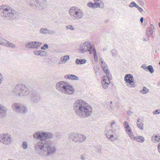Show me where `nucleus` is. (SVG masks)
<instances>
[{
    "mask_svg": "<svg viewBox=\"0 0 160 160\" xmlns=\"http://www.w3.org/2000/svg\"><path fill=\"white\" fill-rule=\"evenodd\" d=\"M7 111V108L1 104H0V117H5L6 115Z\"/></svg>",
    "mask_w": 160,
    "mask_h": 160,
    "instance_id": "18",
    "label": "nucleus"
},
{
    "mask_svg": "<svg viewBox=\"0 0 160 160\" xmlns=\"http://www.w3.org/2000/svg\"><path fill=\"white\" fill-rule=\"evenodd\" d=\"M87 6L89 7L92 8H98L96 5L94 4V3H93L92 2H89L87 4Z\"/></svg>",
    "mask_w": 160,
    "mask_h": 160,
    "instance_id": "29",
    "label": "nucleus"
},
{
    "mask_svg": "<svg viewBox=\"0 0 160 160\" xmlns=\"http://www.w3.org/2000/svg\"><path fill=\"white\" fill-rule=\"evenodd\" d=\"M100 64L103 71L106 73V75L111 74L109 71L108 68L107 64L103 61V60L101 58L100 59Z\"/></svg>",
    "mask_w": 160,
    "mask_h": 160,
    "instance_id": "16",
    "label": "nucleus"
},
{
    "mask_svg": "<svg viewBox=\"0 0 160 160\" xmlns=\"http://www.w3.org/2000/svg\"><path fill=\"white\" fill-rule=\"evenodd\" d=\"M135 4L136 3L134 2H132L130 4L129 6L131 8L133 7H134L135 5Z\"/></svg>",
    "mask_w": 160,
    "mask_h": 160,
    "instance_id": "46",
    "label": "nucleus"
},
{
    "mask_svg": "<svg viewBox=\"0 0 160 160\" xmlns=\"http://www.w3.org/2000/svg\"><path fill=\"white\" fill-rule=\"evenodd\" d=\"M124 80L127 83V86L130 85L131 88H134L136 85L135 84H133L132 83L134 82V79L133 76L130 74H127L125 75L124 77Z\"/></svg>",
    "mask_w": 160,
    "mask_h": 160,
    "instance_id": "13",
    "label": "nucleus"
},
{
    "mask_svg": "<svg viewBox=\"0 0 160 160\" xmlns=\"http://www.w3.org/2000/svg\"><path fill=\"white\" fill-rule=\"evenodd\" d=\"M152 141L154 142H160V136L158 135L154 134L152 137Z\"/></svg>",
    "mask_w": 160,
    "mask_h": 160,
    "instance_id": "22",
    "label": "nucleus"
},
{
    "mask_svg": "<svg viewBox=\"0 0 160 160\" xmlns=\"http://www.w3.org/2000/svg\"><path fill=\"white\" fill-rule=\"evenodd\" d=\"M12 142V137L9 134L5 133L0 134V142L5 145H9Z\"/></svg>",
    "mask_w": 160,
    "mask_h": 160,
    "instance_id": "10",
    "label": "nucleus"
},
{
    "mask_svg": "<svg viewBox=\"0 0 160 160\" xmlns=\"http://www.w3.org/2000/svg\"><path fill=\"white\" fill-rule=\"evenodd\" d=\"M94 2V4L96 5L98 7L100 6V3H101V0H93Z\"/></svg>",
    "mask_w": 160,
    "mask_h": 160,
    "instance_id": "35",
    "label": "nucleus"
},
{
    "mask_svg": "<svg viewBox=\"0 0 160 160\" xmlns=\"http://www.w3.org/2000/svg\"><path fill=\"white\" fill-rule=\"evenodd\" d=\"M143 17H142L140 19V21L141 23L143 21Z\"/></svg>",
    "mask_w": 160,
    "mask_h": 160,
    "instance_id": "56",
    "label": "nucleus"
},
{
    "mask_svg": "<svg viewBox=\"0 0 160 160\" xmlns=\"http://www.w3.org/2000/svg\"><path fill=\"white\" fill-rule=\"evenodd\" d=\"M138 9L140 12H142L143 11V9L140 7H139V8H138Z\"/></svg>",
    "mask_w": 160,
    "mask_h": 160,
    "instance_id": "53",
    "label": "nucleus"
},
{
    "mask_svg": "<svg viewBox=\"0 0 160 160\" xmlns=\"http://www.w3.org/2000/svg\"><path fill=\"white\" fill-rule=\"evenodd\" d=\"M153 113L154 114H157L160 113V110H155L153 111Z\"/></svg>",
    "mask_w": 160,
    "mask_h": 160,
    "instance_id": "44",
    "label": "nucleus"
},
{
    "mask_svg": "<svg viewBox=\"0 0 160 160\" xmlns=\"http://www.w3.org/2000/svg\"><path fill=\"white\" fill-rule=\"evenodd\" d=\"M102 6H102L101 7H102V8H103V3H102Z\"/></svg>",
    "mask_w": 160,
    "mask_h": 160,
    "instance_id": "63",
    "label": "nucleus"
},
{
    "mask_svg": "<svg viewBox=\"0 0 160 160\" xmlns=\"http://www.w3.org/2000/svg\"><path fill=\"white\" fill-rule=\"evenodd\" d=\"M43 132H40L39 131H37L34 132L33 135V136L34 138L38 140L35 142L34 144L36 142L38 141L44 140V136L43 135Z\"/></svg>",
    "mask_w": 160,
    "mask_h": 160,
    "instance_id": "17",
    "label": "nucleus"
},
{
    "mask_svg": "<svg viewBox=\"0 0 160 160\" xmlns=\"http://www.w3.org/2000/svg\"><path fill=\"white\" fill-rule=\"evenodd\" d=\"M94 60L96 62H97L98 61V57L97 54V53H94Z\"/></svg>",
    "mask_w": 160,
    "mask_h": 160,
    "instance_id": "45",
    "label": "nucleus"
},
{
    "mask_svg": "<svg viewBox=\"0 0 160 160\" xmlns=\"http://www.w3.org/2000/svg\"><path fill=\"white\" fill-rule=\"evenodd\" d=\"M3 80V78L2 75L0 73V84L2 82V81Z\"/></svg>",
    "mask_w": 160,
    "mask_h": 160,
    "instance_id": "51",
    "label": "nucleus"
},
{
    "mask_svg": "<svg viewBox=\"0 0 160 160\" xmlns=\"http://www.w3.org/2000/svg\"><path fill=\"white\" fill-rule=\"evenodd\" d=\"M159 65H160V62L159 63Z\"/></svg>",
    "mask_w": 160,
    "mask_h": 160,
    "instance_id": "64",
    "label": "nucleus"
},
{
    "mask_svg": "<svg viewBox=\"0 0 160 160\" xmlns=\"http://www.w3.org/2000/svg\"><path fill=\"white\" fill-rule=\"evenodd\" d=\"M102 77V86L103 89H106L107 88L108 85L110 83V80L112 79L111 74H108Z\"/></svg>",
    "mask_w": 160,
    "mask_h": 160,
    "instance_id": "12",
    "label": "nucleus"
},
{
    "mask_svg": "<svg viewBox=\"0 0 160 160\" xmlns=\"http://www.w3.org/2000/svg\"><path fill=\"white\" fill-rule=\"evenodd\" d=\"M73 110L79 117L85 118L90 116L92 114V108L85 101L81 100L76 101L73 105Z\"/></svg>",
    "mask_w": 160,
    "mask_h": 160,
    "instance_id": "2",
    "label": "nucleus"
},
{
    "mask_svg": "<svg viewBox=\"0 0 160 160\" xmlns=\"http://www.w3.org/2000/svg\"><path fill=\"white\" fill-rule=\"evenodd\" d=\"M146 35L148 37L152 36L153 33L152 30H150V28H148L146 30Z\"/></svg>",
    "mask_w": 160,
    "mask_h": 160,
    "instance_id": "28",
    "label": "nucleus"
},
{
    "mask_svg": "<svg viewBox=\"0 0 160 160\" xmlns=\"http://www.w3.org/2000/svg\"><path fill=\"white\" fill-rule=\"evenodd\" d=\"M40 52H43L42 51L39 50V51H35L33 52V53L36 55H40Z\"/></svg>",
    "mask_w": 160,
    "mask_h": 160,
    "instance_id": "41",
    "label": "nucleus"
},
{
    "mask_svg": "<svg viewBox=\"0 0 160 160\" xmlns=\"http://www.w3.org/2000/svg\"><path fill=\"white\" fill-rule=\"evenodd\" d=\"M56 87L58 91L64 94L71 95L75 92L74 88L66 82H58L56 84Z\"/></svg>",
    "mask_w": 160,
    "mask_h": 160,
    "instance_id": "4",
    "label": "nucleus"
},
{
    "mask_svg": "<svg viewBox=\"0 0 160 160\" xmlns=\"http://www.w3.org/2000/svg\"><path fill=\"white\" fill-rule=\"evenodd\" d=\"M147 68L148 71H149L151 73H152L154 72V70L152 66L149 65L147 67Z\"/></svg>",
    "mask_w": 160,
    "mask_h": 160,
    "instance_id": "33",
    "label": "nucleus"
},
{
    "mask_svg": "<svg viewBox=\"0 0 160 160\" xmlns=\"http://www.w3.org/2000/svg\"><path fill=\"white\" fill-rule=\"evenodd\" d=\"M13 110L17 113L25 114L28 112V109L25 105L18 102H15L12 105Z\"/></svg>",
    "mask_w": 160,
    "mask_h": 160,
    "instance_id": "9",
    "label": "nucleus"
},
{
    "mask_svg": "<svg viewBox=\"0 0 160 160\" xmlns=\"http://www.w3.org/2000/svg\"><path fill=\"white\" fill-rule=\"evenodd\" d=\"M149 90L148 88L145 87H144L140 91V92L143 94H146L149 92Z\"/></svg>",
    "mask_w": 160,
    "mask_h": 160,
    "instance_id": "30",
    "label": "nucleus"
},
{
    "mask_svg": "<svg viewBox=\"0 0 160 160\" xmlns=\"http://www.w3.org/2000/svg\"><path fill=\"white\" fill-rule=\"evenodd\" d=\"M136 138H137L134 140L138 142L142 143L145 141L144 138L143 136H138Z\"/></svg>",
    "mask_w": 160,
    "mask_h": 160,
    "instance_id": "26",
    "label": "nucleus"
},
{
    "mask_svg": "<svg viewBox=\"0 0 160 160\" xmlns=\"http://www.w3.org/2000/svg\"><path fill=\"white\" fill-rule=\"evenodd\" d=\"M56 31L54 30H52L48 29V33L50 34H56Z\"/></svg>",
    "mask_w": 160,
    "mask_h": 160,
    "instance_id": "40",
    "label": "nucleus"
},
{
    "mask_svg": "<svg viewBox=\"0 0 160 160\" xmlns=\"http://www.w3.org/2000/svg\"><path fill=\"white\" fill-rule=\"evenodd\" d=\"M42 44V43L38 42H27L25 44L26 48L28 49L37 48Z\"/></svg>",
    "mask_w": 160,
    "mask_h": 160,
    "instance_id": "15",
    "label": "nucleus"
},
{
    "mask_svg": "<svg viewBox=\"0 0 160 160\" xmlns=\"http://www.w3.org/2000/svg\"><path fill=\"white\" fill-rule=\"evenodd\" d=\"M110 129L106 131V136L107 138L110 141H112L118 138L116 137V128L117 127L116 122L115 120H112L110 122L109 125Z\"/></svg>",
    "mask_w": 160,
    "mask_h": 160,
    "instance_id": "6",
    "label": "nucleus"
},
{
    "mask_svg": "<svg viewBox=\"0 0 160 160\" xmlns=\"http://www.w3.org/2000/svg\"><path fill=\"white\" fill-rule=\"evenodd\" d=\"M92 51V52H93V54L97 53V52L95 49L94 48H93V47H92V49H91Z\"/></svg>",
    "mask_w": 160,
    "mask_h": 160,
    "instance_id": "50",
    "label": "nucleus"
},
{
    "mask_svg": "<svg viewBox=\"0 0 160 160\" xmlns=\"http://www.w3.org/2000/svg\"><path fill=\"white\" fill-rule=\"evenodd\" d=\"M21 146L23 149H26L28 148L27 142H23Z\"/></svg>",
    "mask_w": 160,
    "mask_h": 160,
    "instance_id": "34",
    "label": "nucleus"
},
{
    "mask_svg": "<svg viewBox=\"0 0 160 160\" xmlns=\"http://www.w3.org/2000/svg\"><path fill=\"white\" fill-rule=\"evenodd\" d=\"M125 129V130H126V132L127 133H128V132H131V128H128L127 129Z\"/></svg>",
    "mask_w": 160,
    "mask_h": 160,
    "instance_id": "52",
    "label": "nucleus"
},
{
    "mask_svg": "<svg viewBox=\"0 0 160 160\" xmlns=\"http://www.w3.org/2000/svg\"><path fill=\"white\" fill-rule=\"evenodd\" d=\"M111 52H112L113 56H116L117 53L116 50L115 49H113L111 51Z\"/></svg>",
    "mask_w": 160,
    "mask_h": 160,
    "instance_id": "42",
    "label": "nucleus"
},
{
    "mask_svg": "<svg viewBox=\"0 0 160 160\" xmlns=\"http://www.w3.org/2000/svg\"><path fill=\"white\" fill-rule=\"evenodd\" d=\"M6 42H7L6 40L0 38V45H4Z\"/></svg>",
    "mask_w": 160,
    "mask_h": 160,
    "instance_id": "38",
    "label": "nucleus"
},
{
    "mask_svg": "<svg viewBox=\"0 0 160 160\" xmlns=\"http://www.w3.org/2000/svg\"><path fill=\"white\" fill-rule=\"evenodd\" d=\"M134 7H136V8H139V6H138V5H137V4H136V3L135 4V5Z\"/></svg>",
    "mask_w": 160,
    "mask_h": 160,
    "instance_id": "57",
    "label": "nucleus"
},
{
    "mask_svg": "<svg viewBox=\"0 0 160 160\" xmlns=\"http://www.w3.org/2000/svg\"><path fill=\"white\" fill-rule=\"evenodd\" d=\"M151 29L152 30V29H154V26L152 24H151Z\"/></svg>",
    "mask_w": 160,
    "mask_h": 160,
    "instance_id": "55",
    "label": "nucleus"
},
{
    "mask_svg": "<svg viewBox=\"0 0 160 160\" xmlns=\"http://www.w3.org/2000/svg\"><path fill=\"white\" fill-rule=\"evenodd\" d=\"M127 113L128 115H130L131 113V112L130 111H128L127 112Z\"/></svg>",
    "mask_w": 160,
    "mask_h": 160,
    "instance_id": "58",
    "label": "nucleus"
},
{
    "mask_svg": "<svg viewBox=\"0 0 160 160\" xmlns=\"http://www.w3.org/2000/svg\"><path fill=\"white\" fill-rule=\"evenodd\" d=\"M41 97L38 93L33 92L30 95V101L33 104H36L41 100Z\"/></svg>",
    "mask_w": 160,
    "mask_h": 160,
    "instance_id": "14",
    "label": "nucleus"
},
{
    "mask_svg": "<svg viewBox=\"0 0 160 160\" xmlns=\"http://www.w3.org/2000/svg\"><path fill=\"white\" fill-rule=\"evenodd\" d=\"M142 41H147V40L145 38H144L142 39Z\"/></svg>",
    "mask_w": 160,
    "mask_h": 160,
    "instance_id": "60",
    "label": "nucleus"
},
{
    "mask_svg": "<svg viewBox=\"0 0 160 160\" xmlns=\"http://www.w3.org/2000/svg\"><path fill=\"white\" fill-rule=\"evenodd\" d=\"M92 47L89 41H86L81 44L79 46V51L80 53H84L89 50L88 49H91Z\"/></svg>",
    "mask_w": 160,
    "mask_h": 160,
    "instance_id": "11",
    "label": "nucleus"
},
{
    "mask_svg": "<svg viewBox=\"0 0 160 160\" xmlns=\"http://www.w3.org/2000/svg\"><path fill=\"white\" fill-rule=\"evenodd\" d=\"M34 149L38 154L45 157L54 154L57 151L53 142L50 140L37 141L34 144Z\"/></svg>",
    "mask_w": 160,
    "mask_h": 160,
    "instance_id": "1",
    "label": "nucleus"
},
{
    "mask_svg": "<svg viewBox=\"0 0 160 160\" xmlns=\"http://www.w3.org/2000/svg\"><path fill=\"white\" fill-rule=\"evenodd\" d=\"M140 119H138V120H137V122H139L140 121Z\"/></svg>",
    "mask_w": 160,
    "mask_h": 160,
    "instance_id": "61",
    "label": "nucleus"
},
{
    "mask_svg": "<svg viewBox=\"0 0 160 160\" xmlns=\"http://www.w3.org/2000/svg\"><path fill=\"white\" fill-rule=\"evenodd\" d=\"M87 62V60L84 59H77L75 60V63L77 64H83Z\"/></svg>",
    "mask_w": 160,
    "mask_h": 160,
    "instance_id": "23",
    "label": "nucleus"
},
{
    "mask_svg": "<svg viewBox=\"0 0 160 160\" xmlns=\"http://www.w3.org/2000/svg\"><path fill=\"white\" fill-rule=\"evenodd\" d=\"M70 16L74 20L81 19L84 16L83 11L76 6L71 7L68 10Z\"/></svg>",
    "mask_w": 160,
    "mask_h": 160,
    "instance_id": "7",
    "label": "nucleus"
},
{
    "mask_svg": "<svg viewBox=\"0 0 160 160\" xmlns=\"http://www.w3.org/2000/svg\"><path fill=\"white\" fill-rule=\"evenodd\" d=\"M44 136V140H47V139H51L54 137V134L51 132H43L42 133Z\"/></svg>",
    "mask_w": 160,
    "mask_h": 160,
    "instance_id": "19",
    "label": "nucleus"
},
{
    "mask_svg": "<svg viewBox=\"0 0 160 160\" xmlns=\"http://www.w3.org/2000/svg\"><path fill=\"white\" fill-rule=\"evenodd\" d=\"M31 6L43 9L47 6L46 0H27Z\"/></svg>",
    "mask_w": 160,
    "mask_h": 160,
    "instance_id": "8",
    "label": "nucleus"
},
{
    "mask_svg": "<svg viewBox=\"0 0 160 160\" xmlns=\"http://www.w3.org/2000/svg\"><path fill=\"white\" fill-rule=\"evenodd\" d=\"M92 48L91 49H88L89 50H88V51L89 52V53L90 54H92V51L91 49H92Z\"/></svg>",
    "mask_w": 160,
    "mask_h": 160,
    "instance_id": "54",
    "label": "nucleus"
},
{
    "mask_svg": "<svg viewBox=\"0 0 160 160\" xmlns=\"http://www.w3.org/2000/svg\"><path fill=\"white\" fill-rule=\"evenodd\" d=\"M48 46L47 44H45L43 47H41V49L42 50H45L46 49H48Z\"/></svg>",
    "mask_w": 160,
    "mask_h": 160,
    "instance_id": "43",
    "label": "nucleus"
},
{
    "mask_svg": "<svg viewBox=\"0 0 160 160\" xmlns=\"http://www.w3.org/2000/svg\"><path fill=\"white\" fill-rule=\"evenodd\" d=\"M42 52H40V55L41 56H44L45 55L46 53V52H45V51H42Z\"/></svg>",
    "mask_w": 160,
    "mask_h": 160,
    "instance_id": "49",
    "label": "nucleus"
},
{
    "mask_svg": "<svg viewBox=\"0 0 160 160\" xmlns=\"http://www.w3.org/2000/svg\"><path fill=\"white\" fill-rule=\"evenodd\" d=\"M48 29L46 28H41L40 30V32L43 34H47L48 33Z\"/></svg>",
    "mask_w": 160,
    "mask_h": 160,
    "instance_id": "32",
    "label": "nucleus"
},
{
    "mask_svg": "<svg viewBox=\"0 0 160 160\" xmlns=\"http://www.w3.org/2000/svg\"><path fill=\"white\" fill-rule=\"evenodd\" d=\"M127 134L128 135L129 137L132 140H134L137 138L136 137L134 136V134L131 131L130 132H128Z\"/></svg>",
    "mask_w": 160,
    "mask_h": 160,
    "instance_id": "31",
    "label": "nucleus"
},
{
    "mask_svg": "<svg viewBox=\"0 0 160 160\" xmlns=\"http://www.w3.org/2000/svg\"><path fill=\"white\" fill-rule=\"evenodd\" d=\"M107 50V48H103V49H102V51H106V50Z\"/></svg>",
    "mask_w": 160,
    "mask_h": 160,
    "instance_id": "59",
    "label": "nucleus"
},
{
    "mask_svg": "<svg viewBox=\"0 0 160 160\" xmlns=\"http://www.w3.org/2000/svg\"><path fill=\"white\" fill-rule=\"evenodd\" d=\"M0 13L5 19L13 20L18 18L19 13L9 6L2 5L0 6Z\"/></svg>",
    "mask_w": 160,
    "mask_h": 160,
    "instance_id": "3",
    "label": "nucleus"
},
{
    "mask_svg": "<svg viewBox=\"0 0 160 160\" xmlns=\"http://www.w3.org/2000/svg\"><path fill=\"white\" fill-rule=\"evenodd\" d=\"M86 139V137L84 135L79 134L78 142H83Z\"/></svg>",
    "mask_w": 160,
    "mask_h": 160,
    "instance_id": "25",
    "label": "nucleus"
},
{
    "mask_svg": "<svg viewBox=\"0 0 160 160\" xmlns=\"http://www.w3.org/2000/svg\"><path fill=\"white\" fill-rule=\"evenodd\" d=\"M4 45L7 47L12 48H16V46L15 44L11 43L7 41V42H5Z\"/></svg>",
    "mask_w": 160,
    "mask_h": 160,
    "instance_id": "27",
    "label": "nucleus"
},
{
    "mask_svg": "<svg viewBox=\"0 0 160 160\" xmlns=\"http://www.w3.org/2000/svg\"><path fill=\"white\" fill-rule=\"evenodd\" d=\"M137 126L139 128L142 130H143V123L142 122H141L139 123H137Z\"/></svg>",
    "mask_w": 160,
    "mask_h": 160,
    "instance_id": "37",
    "label": "nucleus"
},
{
    "mask_svg": "<svg viewBox=\"0 0 160 160\" xmlns=\"http://www.w3.org/2000/svg\"><path fill=\"white\" fill-rule=\"evenodd\" d=\"M67 29H70L72 30H73L75 29L73 26L72 25H69L66 26Z\"/></svg>",
    "mask_w": 160,
    "mask_h": 160,
    "instance_id": "39",
    "label": "nucleus"
},
{
    "mask_svg": "<svg viewBox=\"0 0 160 160\" xmlns=\"http://www.w3.org/2000/svg\"><path fill=\"white\" fill-rule=\"evenodd\" d=\"M86 158V155L85 154L81 155V159L82 160H85Z\"/></svg>",
    "mask_w": 160,
    "mask_h": 160,
    "instance_id": "47",
    "label": "nucleus"
},
{
    "mask_svg": "<svg viewBox=\"0 0 160 160\" xmlns=\"http://www.w3.org/2000/svg\"><path fill=\"white\" fill-rule=\"evenodd\" d=\"M30 92L28 88L25 85L19 84L16 86L13 89V94L18 97H22L29 95Z\"/></svg>",
    "mask_w": 160,
    "mask_h": 160,
    "instance_id": "5",
    "label": "nucleus"
},
{
    "mask_svg": "<svg viewBox=\"0 0 160 160\" xmlns=\"http://www.w3.org/2000/svg\"><path fill=\"white\" fill-rule=\"evenodd\" d=\"M70 59V57L69 55H66L62 57L61 58V61L62 63H65L67 61Z\"/></svg>",
    "mask_w": 160,
    "mask_h": 160,
    "instance_id": "24",
    "label": "nucleus"
},
{
    "mask_svg": "<svg viewBox=\"0 0 160 160\" xmlns=\"http://www.w3.org/2000/svg\"><path fill=\"white\" fill-rule=\"evenodd\" d=\"M123 124L125 129H127L128 128L129 129L130 128L128 122L124 121Z\"/></svg>",
    "mask_w": 160,
    "mask_h": 160,
    "instance_id": "36",
    "label": "nucleus"
},
{
    "mask_svg": "<svg viewBox=\"0 0 160 160\" xmlns=\"http://www.w3.org/2000/svg\"><path fill=\"white\" fill-rule=\"evenodd\" d=\"M141 67L142 68L146 71H148V70H147V67H146V64H143V65H142Z\"/></svg>",
    "mask_w": 160,
    "mask_h": 160,
    "instance_id": "48",
    "label": "nucleus"
},
{
    "mask_svg": "<svg viewBox=\"0 0 160 160\" xmlns=\"http://www.w3.org/2000/svg\"><path fill=\"white\" fill-rule=\"evenodd\" d=\"M110 104H112V101H111L110 102Z\"/></svg>",
    "mask_w": 160,
    "mask_h": 160,
    "instance_id": "62",
    "label": "nucleus"
},
{
    "mask_svg": "<svg viewBox=\"0 0 160 160\" xmlns=\"http://www.w3.org/2000/svg\"><path fill=\"white\" fill-rule=\"evenodd\" d=\"M64 78L65 79H68L74 80H78L79 79V78L77 76L72 74H68L65 75Z\"/></svg>",
    "mask_w": 160,
    "mask_h": 160,
    "instance_id": "21",
    "label": "nucleus"
},
{
    "mask_svg": "<svg viewBox=\"0 0 160 160\" xmlns=\"http://www.w3.org/2000/svg\"><path fill=\"white\" fill-rule=\"evenodd\" d=\"M79 134L72 133L70 134L69 139L76 142H78Z\"/></svg>",
    "mask_w": 160,
    "mask_h": 160,
    "instance_id": "20",
    "label": "nucleus"
}]
</instances>
